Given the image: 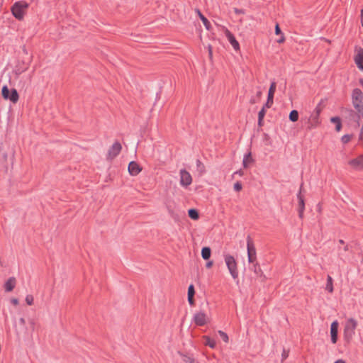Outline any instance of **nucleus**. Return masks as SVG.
Instances as JSON below:
<instances>
[{
	"instance_id": "49",
	"label": "nucleus",
	"mask_w": 363,
	"mask_h": 363,
	"mask_svg": "<svg viewBox=\"0 0 363 363\" xmlns=\"http://www.w3.org/2000/svg\"><path fill=\"white\" fill-rule=\"evenodd\" d=\"M287 357V354L285 351L282 353V359H284Z\"/></svg>"
},
{
	"instance_id": "41",
	"label": "nucleus",
	"mask_w": 363,
	"mask_h": 363,
	"mask_svg": "<svg viewBox=\"0 0 363 363\" xmlns=\"http://www.w3.org/2000/svg\"><path fill=\"white\" fill-rule=\"evenodd\" d=\"M257 100H258V99H256L255 97H252V98L250 99V103L251 104H256V103H257Z\"/></svg>"
},
{
	"instance_id": "55",
	"label": "nucleus",
	"mask_w": 363,
	"mask_h": 363,
	"mask_svg": "<svg viewBox=\"0 0 363 363\" xmlns=\"http://www.w3.org/2000/svg\"><path fill=\"white\" fill-rule=\"evenodd\" d=\"M361 23H362V26L363 27V18H362V22H361Z\"/></svg>"
},
{
	"instance_id": "2",
	"label": "nucleus",
	"mask_w": 363,
	"mask_h": 363,
	"mask_svg": "<svg viewBox=\"0 0 363 363\" xmlns=\"http://www.w3.org/2000/svg\"><path fill=\"white\" fill-rule=\"evenodd\" d=\"M28 4L24 1H16L11 9L12 14L18 20H22L28 8Z\"/></svg>"
},
{
	"instance_id": "14",
	"label": "nucleus",
	"mask_w": 363,
	"mask_h": 363,
	"mask_svg": "<svg viewBox=\"0 0 363 363\" xmlns=\"http://www.w3.org/2000/svg\"><path fill=\"white\" fill-rule=\"evenodd\" d=\"M354 62L357 67L363 71V48H360L358 53L354 56Z\"/></svg>"
},
{
	"instance_id": "48",
	"label": "nucleus",
	"mask_w": 363,
	"mask_h": 363,
	"mask_svg": "<svg viewBox=\"0 0 363 363\" xmlns=\"http://www.w3.org/2000/svg\"><path fill=\"white\" fill-rule=\"evenodd\" d=\"M284 40H285L284 37V36H282L280 39H279V40H277V42H278L279 43H283V42L284 41Z\"/></svg>"
},
{
	"instance_id": "45",
	"label": "nucleus",
	"mask_w": 363,
	"mask_h": 363,
	"mask_svg": "<svg viewBox=\"0 0 363 363\" xmlns=\"http://www.w3.org/2000/svg\"><path fill=\"white\" fill-rule=\"evenodd\" d=\"M213 265V262L212 261H209L206 263V267L207 268H210L211 267V266Z\"/></svg>"
},
{
	"instance_id": "7",
	"label": "nucleus",
	"mask_w": 363,
	"mask_h": 363,
	"mask_svg": "<svg viewBox=\"0 0 363 363\" xmlns=\"http://www.w3.org/2000/svg\"><path fill=\"white\" fill-rule=\"evenodd\" d=\"M122 149L121 143L118 141L115 142L109 148L108 152V159L113 160L119 155Z\"/></svg>"
},
{
	"instance_id": "18",
	"label": "nucleus",
	"mask_w": 363,
	"mask_h": 363,
	"mask_svg": "<svg viewBox=\"0 0 363 363\" xmlns=\"http://www.w3.org/2000/svg\"><path fill=\"white\" fill-rule=\"evenodd\" d=\"M196 13L198 14L199 18L201 20V21L203 22L204 26L206 27V28L209 30L211 28V23L209 22V21L201 13V11L199 9H196Z\"/></svg>"
},
{
	"instance_id": "53",
	"label": "nucleus",
	"mask_w": 363,
	"mask_h": 363,
	"mask_svg": "<svg viewBox=\"0 0 363 363\" xmlns=\"http://www.w3.org/2000/svg\"><path fill=\"white\" fill-rule=\"evenodd\" d=\"M361 16H362V18H363V9L361 10Z\"/></svg>"
},
{
	"instance_id": "9",
	"label": "nucleus",
	"mask_w": 363,
	"mask_h": 363,
	"mask_svg": "<svg viewBox=\"0 0 363 363\" xmlns=\"http://www.w3.org/2000/svg\"><path fill=\"white\" fill-rule=\"evenodd\" d=\"M207 320L208 317L206 314L203 311L195 313L193 317V321L196 325H204L207 323Z\"/></svg>"
},
{
	"instance_id": "31",
	"label": "nucleus",
	"mask_w": 363,
	"mask_h": 363,
	"mask_svg": "<svg viewBox=\"0 0 363 363\" xmlns=\"http://www.w3.org/2000/svg\"><path fill=\"white\" fill-rule=\"evenodd\" d=\"M195 294L194 286L193 284L189 285L188 288V296H194Z\"/></svg>"
},
{
	"instance_id": "13",
	"label": "nucleus",
	"mask_w": 363,
	"mask_h": 363,
	"mask_svg": "<svg viewBox=\"0 0 363 363\" xmlns=\"http://www.w3.org/2000/svg\"><path fill=\"white\" fill-rule=\"evenodd\" d=\"M349 164L354 169H363V155L350 160Z\"/></svg>"
},
{
	"instance_id": "36",
	"label": "nucleus",
	"mask_w": 363,
	"mask_h": 363,
	"mask_svg": "<svg viewBox=\"0 0 363 363\" xmlns=\"http://www.w3.org/2000/svg\"><path fill=\"white\" fill-rule=\"evenodd\" d=\"M298 204H305L303 198L301 196V192L298 195Z\"/></svg>"
},
{
	"instance_id": "47",
	"label": "nucleus",
	"mask_w": 363,
	"mask_h": 363,
	"mask_svg": "<svg viewBox=\"0 0 363 363\" xmlns=\"http://www.w3.org/2000/svg\"><path fill=\"white\" fill-rule=\"evenodd\" d=\"M196 164H197V167H199L200 166H202V167H203V164H202L201 162L199 160H198L196 161Z\"/></svg>"
},
{
	"instance_id": "40",
	"label": "nucleus",
	"mask_w": 363,
	"mask_h": 363,
	"mask_svg": "<svg viewBox=\"0 0 363 363\" xmlns=\"http://www.w3.org/2000/svg\"><path fill=\"white\" fill-rule=\"evenodd\" d=\"M330 121L331 122L335 123L336 124L338 121H340V119L338 117H333Z\"/></svg>"
},
{
	"instance_id": "25",
	"label": "nucleus",
	"mask_w": 363,
	"mask_h": 363,
	"mask_svg": "<svg viewBox=\"0 0 363 363\" xmlns=\"http://www.w3.org/2000/svg\"><path fill=\"white\" fill-rule=\"evenodd\" d=\"M205 345L209 346L211 348H215L216 346V342L215 340H213L209 337H205Z\"/></svg>"
},
{
	"instance_id": "34",
	"label": "nucleus",
	"mask_w": 363,
	"mask_h": 363,
	"mask_svg": "<svg viewBox=\"0 0 363 363\" xmlns=\"http://www.w3.org/2000/svg\"><path fill=\"white\" fill-rule=\"evenodd\" d=\"M275 34L276 35H280V34H282L281 33V30L279 28V24H277L276 26H275Z\"/></svg>"
},
{
	"instance_id": "42",
	"label": "nucleus",
	"mask_w": 363,
	"mask_h": 363,
	"mask_svg": "<svg viewBox=\"0 0 363 363\" xmlns=\"http://www.w3.org/2000/svg\"><path fill=\"white\" fill-rule=\"evenodd\" d=\"M263 120H264V119H262V118H258V123H258V125H259V127H262V126L263 125V124H264V123H263Z\"/></svg>"
},
{
	"instance_id": "4",
	"label": "nucleus",
	"mask_w": 363,
	"mask_h": 363,
	"mask_svg": "<svg viewBox=\"0 0 363 363\" xmlns=\"http://www.w3.org/2000/svg\"><path fill=\"white\" fill-rule=\"evenodd\" d=\"M224 260L227 268L233 279L238 278V264L235 259L230 255H224Z\"/></svg>"
},
{
	"instance_id": "56",
	"label": "nucleus",
	"mask_w": 363,
	"mask_h": 363,
	"mask_svg": "<svg viewBox=\"0 0 363 363\" xmlns=\"http://www.w3.org/2000/svg\"><path fill=\"white\" fill-rule=\"evenodd\" d=\"M340 243H343V240H340Z\"/></svg>"
},
{
	"instance_id": "19",
	"label": "nucleus",
	"mask_w": 363,
	"mask_h": 363,
	"mask_svg": "<svg viewBox=\"0 0 363 363\" xmlns=\"http://www.w3.org/2000/svg\"><path fill=\"white\" fill-rule=\"evenodd\" d=\"M18 99L19 95L18 94V91H16V89H12L10 91L9 98L8 99H9L13 104H16L18 101Z\"/></svg>"
},
{
	"instance_id": "38",
	"label": "nucleus",
	"mask_w": 363,
	"mask_h": 363,
	"mask_svg": "<svg viewBox=\"0 0 363 363\" xmlns=\"http://www.w3.org/2000/svg\"><path fill=\"white\" fill-rule=\"evenodd\" d=\"M188 301L191 306H193L194 304V296H188Z\"/></svg>"
},
{
	"instance_id": "20",
	"label": "nucleus",
	"mask_w": 363,
	"mask_h": 363,
	"mask_svg": "<svg viewBox=\"0 0 363 363\" xmlns=\"http://www.w3.org/2000/svg\"><path fill=\"white\" fill-rule=\"evenodd\" d=\"M253 162V160L252 158L251 152H248L247 154L245 155L242 164L245 168H247L249 164Z\"/></svg>"
},
{
	"instance_id": "33",
	"label": "nucleus",
	"mask_w": 363,
	"mask_h": 363,
	"mask_svg": "<svg viewBox=\"0 0 363 363\" xmlns=\"http://www.w3.org/2000/svg\"><path fill=\"white\" fill-rule=\"evenodd\" d=\"M304 209H305V206H299L298 211V215H299L300 218H303Z\"/></svg>"
},
{
	"instance_id": "43",
	"label": "nucleus",
	"mask_w": 363,
	"mask_h": 363,
	"mask_svg": "<svg viewBox=\"0 0 363 363\" xmlns=\"http://www.w3.org/2000/svg\"><path fill=\"white\" fill-rule=\"evenodd\" d=\"M11 301L13 305H17L18 303V300L17 298H12Z\"/></svg>"
},
{
	"instance_id": "15",
	"label": "nucleus",
	"mask_w": 363,
	"mask_h": 363,
	"mask_svg": "<svg viewBox=\"0 0 363 363\" xmlns=\"http://www.w3.org/2000/svg\"><path fill=\"white\" fill-rule=\"evenodd\" d=\"M225 35H226L228 40H229L230 43L233 46V48L235 50H238L240 49V45H239V43L236 40L233 34H232L228 30H226Z\"/></svg>"
},
{
	"instance_id": "27",
	"label": "nucleus",
	"mask_w": 363,
	"mask_h": 363,
	"mask_svg": "<svg viewBox=\"0 0 363 363\" xmlns=\"http://www.w3.org/2000/svg\"><path fill=\"white\" fill-rule=\"evenodd\" d=\"M28 68V63H27L25 67H20L18 66H17L16 67V69H15V73L16 74L18 75V74H21V73H23V72H25L27 69Z\"/></svg>"
},
{
	"instance_id": "17",
	"label": "nucleus",
	"mask_w": 363,
	"mask_h": 363,
	"mask_svg": "<svg viewBox=\"0 0 363 363\" xmlns=\"http://www.w3.org/2000/svg\"><path fill=\"white\" fill-rule=\"evenodd\" d=\"M16 284V279L14 277H10L4 284V289L6 292L11 291Z\"/></svg>"
},
{
	"instance_id": "5",
	"label": "nucleus",
	"mask_w": 363,
	"mask_h": 363,
	"mask_svg": "<svg viewBox=\"0 0 363 363\" xmlns=\"http://www.w3.org/2000/svg\"><path fill=\"white\" fill-rule=\"evenodd\" d=\"M357 326V322L354 318H349L344 328V338L347 342L351 340L355 333V329Z\"/></svg>"
},
{
	"instance_id": "44",
	"label": "nucleus",
	"mask_w": 363,
	"mask_h": 363,
	"mask_svg": "<svg viewBox=\"0 0 363 363\" xmlns=\"http://www.w3.org/2000/svg\"><path fill=\"white\" fill-rule=\"evenodd\" d=\"M261 96H262V91H258L257 92V94H256V96H257L258 100L260 99Z\"/></svg>"
},
{
	"instance_id": "50",
	"label": "nucleus",
	"mask_w": 363,
	"mask_h": 363,
	"mask_svg": "<svg viewBox=\"0 0 363 363\" xmlns=\"http://www.w3.org/2000/svg\"><path fill=\"white\" fill-rule=\"evenodd\" d=\"M334 363H346V362L342 359H337Z\"/></svg>"
},
{
	"instance_id": "3",
	"label": "nucleus",
	"mask_w": 363,
	"mask_h": 363,
	"mask_svg": "<svg viewBox=\"0 0 363 363\" xmlns=\"http://www.w3.org/2000/svg\"><path fill=\"white\" fill-rule=\"evenodd\" d=\"M322 106L320 104H318L313 111L311 113L310 117L308 119V127L307 129L311 130L313 128H315L319 125L320 123V114L322 111Z\"/></svg>"
},
{
	"instance_id": "28",
	"label": "nucleus",
	"mask_w": 363,
	"mask_h": 363,
	"mask_svg": "<svg viewBox=\"0 0 363 363\" xmlns=\"http://www.w3.org/2000/svg\"><path fill=\"white\" fill-rule=\"evenodd\" d=\"M268 108L267 107H265V105L263 106V107L261 108V110L258 113V118L264 119V116L266 114V109Z\"/></svg>"
},
{
	"instance_id": "1",
	"label": "nucleus",
	"mask_w": 363,
	"mask_h": 363,
	"mask_svg": "<svg viewBox=\"0 0 363 363\" xmlns=\"http://www.w3.org/2000/svg\"><path fill=\"white\" fill-rule=\"evenodd\" d=\"M352 103L355 111L347 110L351 118L359 123L363 118V92L359 88L354 89L352 92Z\"/></svg>"
},
{
	"instance_id": "26",
	"label": "nucleus",
	"mask_w": 363,
	"mask_h": 363,
	"mask_svg": "<svg viewBox=\"0 0 363 363\" xmlns=\"http://www.w3.org/2000/svg\"><path fill=\"white\" fill-rule=\"evenodd\" d=\"M1 94L4 99H8L9 98L10 90L7 86H4L1 89Z\"/></svg>"
},
{
	"instance_id": "30",
	"label": "nucleus",
	"mask_w": 363,
	"mask_h": 363,
	"mask_svg": "<svg viewBox=\"0 0 363 363\" xmlns=\"http://www.w3.org/2000/svg\"><path fill=\"white\" fill-rule=\"evenodd\" d=\"M351 138H352V135H344L342 138H341V140L343 143L346 144L347 143H349L351 140Z\"/></svg>"
},
{
	"instance_id": "8",
	"label": "nucleus",
	"mask_w": 363,
	"mask_h": 363,
	"mask_svg": "<svg viewBox=\"0 0 363 363\" xmlns=\"http://www.w3.org/2000/svg\"><path fill=\"white\" fill-rule=\"evenodd\" d=\"M277 84L272 82L270 84L267 102L264 104L265 107L271 108L274 103V95L276 91Z\"/></svg>"
},
{
	"instance_id": "6",
	"label": "nucleus",
	"mask_w": 363,
	"mask_h": 363,
	"mask_svg": "<svg viewBox=\"0 0 363 363\" xmlns=\"http://www.w3.org/2000/svg\"><path fill=\"white\" fill-rule=\"evenodd\" d=\"M247 259L250 264H253L256 262L257 255H256V249L252 243V240L250 237H247Z\"/></svg>"
},
{
	"instance_id": "37",
	"label": "nucleus",
	"mask_w": 363,
	"mask_h": 363,
	"mask_svg": "<svg viewBox=\"0 0 363 363\" xmlns=\"http://www.w3.org/2000/svg\"><path fill=\"white\" fill-rule=\"evenodd\" d=\"M342 128V124H341V121H338L337 123H336V126H335V130L339 132Z\"/></svg>"
},
{
	"instance_id": "23",
	"label": "nucleus",
	"mask_w": 363,
	"mask_h": 363,
	"mask_svg": "<svg viewBox=\"0 0 363 363\" xmlns=\"http://www.w3.org/2000/svg\"><path fill=\"white\" fill-rule=\"evenodd\" d=\"M325 289L330 293H332L333 291V279L330 276H328L327 277V284Z\"/></svg>"
},
{
	"instance_id": "22",
	"label": "nucleus",
	"mask_w": 363,
	"mask_h": 363,
	"mask_svg": "<svg viewBox=\"0 0 363 363\" xmlns=\"http://www.w3.org/2000/svg\"><path fill=\"white\" fill-rule=\"evenodd\" d=\"M189 216L193 220H197L199 218V212L196 209L191 208L188 211Z\"/></svg>"
},
{
	"instance_id": "21",
	"label": "nucleus",
	"mask_w": 363,
	"mask_h": 363,
	"mask_svg": "<svg viewBox=\"0 0 363 363\" xmlns=\"http://www.w3.org/2000/svg\"><path fill=\"white\" fill-rule=\"evenodd\" d=\"M211 255V248L208 247H204L201 250V257L203 259L208 260Z\"/></svg>"
},
{
	"instance_id": "16",
	"label": "nucleus",
	"mask_w": 363,
	"mask_h": 363,
	"mask_svg": "<svg viewBox=\"0 0 363 363\" xmlns=\"http://www.w3.org/2000/svg\"><path fill=\"white\" fill-rule=\"evenodd\" d=\"M250 269L254 272L257 277L261 278L262 281L264 279L265 277L263 274L259 264L257 262L252 264Z\"/></svg>"
},
{
	"instance_id": "52",
	"label": "nucleus",
	"mask_w": 363,
	"mask_h": 363,
	"mask_svg": "<svg viewBox=\"0 0 363 363\" xmlns=\"http://www.w3.org/2000/svg\"><path fill=\"white\" fill-rule=\"evenodd\" d=\"M359 83L362 86H363V79H360Z\"/></svg>"
},
{
	"instance_id": "12",
	"label": "nucleus",
	"mask_w": 363,
	"mask_h": 363,
	"mask_svg": "<svg viewBox=\"0 0 363 363\" xmlns=\"http://www.w3.org/2000/svg\"><path fill=\"white\" fill-rule=\"evenodd\" d=\"M142 171V167L135 161H132L128 164V172L132 176L138 175Z\"/></svg>"
},
{
	"instance_id": "35",
	"label": "nucleus",
	"mask_w": 363,
	"mask_h": 363,
	"mask_svg": "<svg viewBox=\"0 0 363 363\" xmlns=\"http://www.w3.org/2000/svg\"><path fill=\"white\" fill-rule=\"evenodd\" d=\"M234 189L236 191H240L242 189V184L240 182H237L234 185Z\"/></svg>"
},
{
	"instance_id": "32",
	"label": "nucleus",
	"mask_w": 363,
	"mask_h": 363,
	"mask_svg": "<svg viewBox=\"0 0 363 363\" xmlns=\"http://www.w3.org/2000/svg\"><path fill=\"white\" fill-rule=\"evenodd\" d=\"M26 301L28 305L30 306L33 303V297L31 295H27L26 297Z\"/></svg>"
},
{
	"instance_id": "24",
	"label": "nucleus",
	"mask_w": 363,
	"mask_h": 363,
	"mask_svg": "<svg viewBox=\"0 0 363 363\" xmlns=\"http://www.w3.org/2000/svg\"><path fill=\"white\" fill-rule=\"evenodd\" d=\"M289 118L292 122H296L298 119V112L296 110H292L289 116Z\"/></svg>"
},
{
	"instance_id": "39",
	"label": "nucleus",
	"mask_w": 363,
	"mask_h": 363,
	"mask_svg": "<svg viewBox=\"0 0 363 363\" xmlns=\"http://www.w3.org/2000/svg\"><path fill=\"white\" fill-rule=\"evenodd\" d=\"M234 11L237 14L244 13V11L242 9H237V8L234 9Z\"/></svg>"
},
{
	"instance_id": "29",
	"label": "nucleus",
	"mask_w": 363,
	"mask_h": 363,
	"mask_svg": "<svg viewBox=\"0 0 363 363\" xmlns=\"http://www.w3.org/2000/svg\"><path fill=\"white\" fill-rule=\"evenodd\" d=\"M218 334L225 342H228L229 338H228V335H227V333H224L222 330H219Z\"/></svg>"
},
{
	"instance_id": "51",
	"label": "nucleus",
	"mask_w": 363,
	"mask_h": 363,
	"mask_svg": "<svg viewBox=\"0 0 363 363\" xmlns=\"http://www.w3.org/2000/svg\"><path fill=\"white\" fill-rule=\"evenodd\" d=\"M20 323L21 324H24L25 323V319L23 318H21L20 320H19Z\"/></svg>"
},
{
	"instance_id": "46",
	"label": "nucleus",
	"mask_w": 363,
	"mask_h": 363,
	"mask_svg": "<svg viewBox=\"0 0 363 363\" xmlns=\"http://www.w3.org/2000/svg\"><path fill=\"white\" fill-rule=\"evenodd\" d=\"M185 362L186 363H194V359L190 358V357H188L186 360H185Z\"/></svg>"
},
{
	"instance_id": "10",
	"label": "nucleus",
	"mask_w": 363,
	"mask_h": 363,
	"mask_svg": "<svg viewBox=\"0 0 363 363\" xmlns=\"http://www.w3.org/2000/svg\"><path fill=\"white\" fill-rule=\"evenodd\" d=\"M180 177H181V184L184 186H187L191 184L192 182V178L191 174L186 171L185 169H182L180 171Z\"/></svg>"
},
{
	"instance_id": "54",
	"label": "nucleus",
	"mask_w": 363,
	"mask_h": 363,
	"mask_svg": "<svg viewBox=\"0 0 363 363\" xmlns=\"http://www.w3.org/2000/svg\"><path fill=\"white\" fill-rule=\"evenodd\" d=\"M317 211H320V207L319 206H316Z\"/></svg>"
},
{
	"instance_id": "11",
	"label": "nucleus",
	"mask_w": 363,
	"mask_h": 363,
	"mask_svg": "<svg viewBox=\"0 0 363 363\" xmlns=\"http://www.w3.org/2000/svg\"><path fill=\"white\" fill-rule=\"evenodd\" d=\"M338 325L339 323L337 320L333 321L330 325L331 342L333 344H335L337 340Z\"/></svg>"
}]
</instances>
